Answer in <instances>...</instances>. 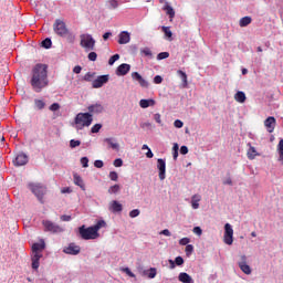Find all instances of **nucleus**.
<instances>
[{"instance_id": "nucleus-2", "label": "nucleus", "mask_w": 283, "mask_h": 283, "mask_svg": "<svg viewBox=\"0 0 283 283\" xmlns=\"http://www.w3.org/2000/svg\"><path fill=\"white\" fill-rule=\"evenodd\" d=\"M43 249H45V244L43 243H34L32 245L31 266L33 271H39V266L41 265L40 260L43 258Z\"/></svg>"}, {"instance_id": "nucleus-55", "label": "nucleus", "mask_w": 283, "mask_h": 283, "mask_svg": "<svg viewBox=\"0 0 283 283\" xmlns=\"http://www.w3.org/2000/svg\"><path fill=\"white\" fill-rule=\"evenodd\" d=\"M114 167H123V159L117 158L113 163Z\"/></svg>"}, {"instance_id": "nucleus-16", "label": "nucleus", "mask_w": 283, "mask_h": 283, "mask_svg": "<svg viewBox=\"0 0 283 283\" xmlns=\"http://www.w3.org/2000/svg\"><path fill=\"white\" fill-rule=\"evenodd\" d=\"M132 70V65L124 63L120 64L116 70L117 76H126V74H129V71Z\"/></svg>"}, {"instance_id": "nucleus-45", "label": "nucleus", "mask_w": 283, "mask_h": 283, "mask_svg": "<svg viewBox=\"0 0 283 283\" xmlns=\"http://www.w3.org/2000/svg\"><path fill=\"white\" fill-rule=\"evenodd\" d=\"M140 216V210L134 209L129 212V218H138Z\"/></svg>"}, {"instance_id": "nucleus-50", "label": "nucleus", "mask_w": 283, "mask_h": 283, "mask_svg": "<svg viewBox=\"0 0 283 283\" xmlns=\"http://www.w3.org/2000/svg\"><path fill=\"white\" fill-rule=\"evenodd\" d=\"M88 164H90V159L87 157H82L81 158L82 167L86 168V167H88Z\"/></svg>"}, {"instance_id": "nucleus-6", "label": "nucleus", "mask_w": 283, "mask_h": 283, "mask_svg": "<svg viewBox=\"0 0 283 283\" xmlns=\"http://www.w3.org/2000/svg\"><path fill=\"white\" fill-rule=\"evenodd\" d=\"M78 233L82 240H96L98 238V232H96L92 227L85 228V226L80 227Z\"/></svg>"}, {"instance_id": "nucleus-36", "label": "nucleus", "mask_w": 283, "mask_h": 283, "mask_svg": "<svg viewBox=\"0 0 283 283\" xmlns=\"http://www.w3.org/2000/svg\"><path fill=\"white\" fill-rule=\"evenodd\" d=\"M163 32L168 39H171V36H174V33L171 32V29H169V27H163Z\"/></svg>"}, {"instance_id": "nucleus-61", "label": "nucleus", "mask_w": 283, "mask_h": 283, "mask_svg": "<svg viewBox=\"0 0 283 283\" xmlns=\"http://www.w3.org/2000/svg\"><path fill=\"white\" fill-rule=\"evenodd\" d=\"M82 70H83V67H81V65H76V66H74L73 72H74V74H81Z\"/></svg>"}, {"instance_id": "nucleus-40", "label": "nucleus", "mask_w": 283, "mask_h": 283, "mask_svg": "<svg viewBox=\"0 0 283 283\" xmlns=\"http://www.w3.org/2000/svg\"><path fill=\"white\" fill-rule=\"evenodd\" d=\"M118 59H120V55L119 54H114L113 56L109 57L108 65H114V62L118 61Z\"/></svg>"}, {"instance_id": "nucleus-49", "label": "nucleus", "mask_w": 283, "mask_h": 283, "mask_svg": "<svg viewBox=\"0 0 283 283\" xmlns=\"http://www.w3.org/2000/svg\"><path fill=\"white\" fill-rule=\"evenodd\" d=\"M175 263L177 264V266H182L185 264V259H182V256H177L175 259Z\"/></svg>"}, {"instance_id": "nucleus-63", "label": "nucleus", "mask_w": 283, "mask_h": 283, "mask_svg": "<svg viewBox=\"0 0 283 283\" xmlns=\"http://www.w3.org/2000/svg\"><path fill=\"white\" fill-rule=\"evenodd\" d=\"M161 235H166L167 238H169L171 235V232L168 229H165L160 232Z\"/></svg>"}, {"instance_id": "nucleus-62", "label": "nucleus", "mask_w": 283, "mask_h": 283, "mask_svg": "<svg viewBox=\"0 0 283 283\" xmlns=\"http://www.w3.org/2000/svg\"><path fill=\"white\" fill-rule=\"evenodd\" d=\"M61 193H72V188L64 187V188H62Z\"/></svg>"}, {"instance_id": "nucleus-35", "label": "nucleus", "mask_w": 283, "mask_h": 283, "mask_svg": "<svg viewBox=\"0 0 283 283\" xmlns=\"http://www.w3.org/2000/svg\"><path fill=\"white\" fill-rule=\"evenodd\" d=\"M118 191H120V186L119 185H114V186H111L109 188H108V193H118Z\"/></svg>"}, {"instance_id": "nucleus-18", "label": "nucleus", "mask_w": 283, "mask_h": 283, "mask_svg": "<svg viewBox=\"0 0 283 283\" xmlns=\"http://www.w3.org/2000/svg\"><path fill=\"white\" fill-rule=\"evenodd\" d=\"M132 41V36L129 35V32L122 31L118 35V43L119 45H127Z\"/></svg>"}, {"instance_id": "nucleus-26", "label": "nucleus", "mask_w": 283, "mask_h": 283, "mask_svg": "<svg viewBox=\"0 0 283 283\" xmlns=\"http://www.w3.org/2000/svg\"><path fill=\"white\" fill-rule=\"evenodd\" d=\"M234 101H237V103H245L247 102V94H244V92H242V91H238L234 94Z\"/></svg>"}, {"instance_id": "nucleus-34", "label": "nucleus", "mask_w": 283, "mask_h": 283, "mask_svg": "<svg viewBox=\"0 0 283 283\" xmlns=\"http://www.w3.org/2000/svg\"><path fill=\"white\" fill-rule=\"evenodd\" d=\"M34 105L38 109H44L45 108V102H43V99H34Z\"/></svg>"}, {"instance_id": "nucleus-29", "label": "nucleus", "mask_w": 283, "mask_h": 283, "mask_svg": "<svg viewBox=\"0 0 283 283\" xmlns=\"http://www.w3.org/2000/svg\"><path fill=\"white\" fill-rule=\"evenodd\" d=\"M104 143H107V145H109L111 149H115L116 151H118V149L120 147L118 145V143H114V139H112V138H105Z\"/></svg>"}, {"instance_id": "nucleus-37", "label": "nucleus", "mask_w": 283, "mask_h": 283, "mask_svg": "<svg viewBox=\"0 0 283 283\" xmlns=\"http://www.w3.org/2000/svg\"><path fill=\"white\" fill-rule=\"evenodd\" d=\"M70 147H71V149H74L76 147H81V140L71 139L70 140Z\"/></svg>"}, {"instance_id": "nucleus-4", "label": "nucleus", "mask_w": 283, "mask_h": 283, "mask_svg": "<svg viewBox=\"0 0 283 283\" xmlns=\"http://www.w3.org/2000/svg\"><path fill=\"white\" fill-rule=\"evenodd\" d=\"M80 45L85 49V52H92L96 48V40L92 34L83 33L80 35Z\"/></svg>"}, {"instance_id": "nucleus-53", "label": "nucleus", "mask_w": 283, "mask_h": 283, "mask_svg": "<svg viewBox=\"0 0 283 283\" xmlns=\"http://www.w3.org/2000/svg\"><path fill=\"white\" fill-rule=\"evenodd\" d=\"M192 233L196 235H202V228L201 227H195L192 230Z\"/></svg>"}, {"instance_id": "nucleus-64", "label": "nucleus", "mask_w": 283, "mask_h": 283, "mask_svg": "<svg viewBox=\"0 0 283 283\" xmlns=\"http://www.w3.org/2000/svg\"><path fill=\"white\" fill-rule=\"evenodd\" d=\"M147 158H154V153L151 151V148H148V151L146 153Z\"/></svg>"}, {"instance_id": "nucleus-25", "label": "nucleus", "mask_w": 283, "mask_h": 283, "mask_svg": "<svg viewBox=\"0 0 283 283\" xmlns=\"http://www.w3.org/2000/svg\"><path fill=\"white\" fill-rule=\"evenodd\" d=\"M111 210L113 211V213H120V211H123V205L114 200L111 203Z\"/></svg>"}, {"instance_id": "nucleus-33", "label": "nucleus", "mask_w": 283, "mask_h": 283, "mask_svg": "<svg viewBox=\"0 0 283 283\" xmlns=\"http://www.w3.org/2000/svg\"><path fill=\"white\" fill-rule=\"evenodd\" d=\"M42 48L50 50V48H52V40L50 38L44 39L42 41Z\"/></svg>"}, {"instance_id": "nucleus-14", "label": "nucleus", "mask_w": 283, "mask_h": 283, "mask_svg": "<svg viewBox=\"0 0 283 283\" xmlns=\"http://www.w3.org/2000/svg\"><path fill=\"white\" fill-rule=\"evenodd\" d=\"M240 270L245 273V275H251V266L247 264V255L241 256V261L239 262Z\"/></svg>"}, {"instance_id": "nucleus-57", "label": "nucleus", "mask_w": 283, "mask_h": 283, "mask_svg": "<svg viewBox=\"0 0 283 283\" xmlns=\"http://www.w3.org/2000/svg\"><path fill=\"white\" fill-rule=\"evenodd\" d=\"M154 120H156V123H158L159 125L163 123L160 113H156V114L154 115Z\"/></svg>"}, {"instance_id": "nucleus-11", "label": "nucleus", "mask_w": 283, "mask_h": 283, "mask_svg": "<svg viewBox=\"0 0 283 283\" xmlns=\"http://www.w3.org/2000/svg\"><path fill=\"white\" fill-rule=\"evenodd\" d=\"M157 168L159 169V180H165L167 174V164L164 159L157 160Z\"/></svg>"}, {"instance_id": "nucleus-56", "label": "nucleus", "mask_w": 283, "mask_h": 283, "mask_svg": "<svg viewBox=\"0 0 283 283\" xmlns=\"http://www.w3.org/2000/svg\"><path fill=\"white\" fill-rule=\"evenodd\" d=\"M154 83H155L156 85H160V83H163V76L156 75V76L154 77Z\"/></svg>"}, {"instance_id": "nucleus-24", "label": "nucleus", "mask_w": 283, "mask_h": 283, "mask_svg": "<svg viewBox=\"0 0 283 283\" xmlns=\"http://www.w3.org/2000/svg\"><path fill=\"white\" fill-rule=\"evenodd\" d=\"M200 200H202V197L200 195H193L191 198V207L192 209H199L200 208Z\"/></svg>"}, {"instance_id": "nucleus-28", "label": "nucleus", "mask_w": 283, "mask_h": 283, "mask_svg": "<svg viewBox=\"0 0 283 283\" xmlns=\"http://www.w3.org/2000/svg\"><path fill=\"white\" fill-rule=\"evenodd\" d=\"M158 274L156 268H150L149 270H145L144 271V275H147V277L149 280H154V277H156V275Z\"/></svg>"}, {"instance_id": "nucleus-38", "label": "nucleus", "mask_w": 283, "mask_h": 283, "mask_svg": "<svg viewBox=\"0 0 283 283\" xmlns=\"http://www.w3.org/2000/svg\"><path fill=\"white\" fill-rule=\"evenodd\" d=\"M102 128H103V125H101V124H95V125L91 128V132H92V134H98V132H101Z\"/></svg>"}, {"instance_id": "nucleus-48", "label": "nucleus", "mask_w": 283, "mask_h": 283, "mask_svg": "<svg viewBox=\"0 0 283 283\" xmlns=\"http://www.w3.org/2000/svg\"><path fill=\"white\" fill-rule=\"evenodd\" d=\"M142 54H144L145 56H148L149 59H151L153 56L151 50L149 48H145L144 50H142Z\"/></svg>"}, {"instance_id": "nucleus-39", "label": "nucleus", "mask_w": 283, "mask_h": 283, "mask_svg": "<svg viewBox=\"0 0 283 283\" xmlns=\"http://www.w3.org/2000/svg\"><path fill=\"white\" fill-rule=\"evenodd\" d=\"M96 75V73H92V72H87L85 75H84V81L86 82H90L94 78V76Z\"/></svg>"}, {"instance_id": "nucleus-15", "label": "nucleus", "mask_w": 283, "mask_h": 283, "mask_svg": "<svg viewBox=\"0 0 283 283\" xmlns=\"http://www.w3.org/2000/svg\"><path fill=\"white\" fill-rule=\"evenodd\" d=\"M133 81H137L139 83L140 87H149V82H147L145 78H143V75L138 72L132 73Z\"/></svg>"}, {"instance_id": "nucleus-30", "label": "nucleus", "mask_w": 283, "mask_h": 283, "mask_svg": "<svg viewBox=\"0 0 283 283\" xmlns=\"http://www.w3.org/2000/svg\"><path fill=\"white\" fill-rule=\"evenodd\" d=\"M164 10H165L166 14H168V17H169L170 19H174V18L176 17V11H174V8H172L171 6L166 4V6L164 7Z\"/></svg>"}, {"instance_id": "nucleus-27", "label": "nucleus", "mask_w": 283, "mask_h": 283, "mask_svg": "<svg viewBox=\"0 0 283 283\" xmlns=\"http://www.w3.org/2000/svg\"><path fill=\"white\" fill-rule=\"evenodd\" d=\"M251 21H253V19H251L249 15H245L240 19L239 25L240 28H247V25H251Z\"/></svg>"}, {"instance_id": "nucleus-46", "label": "nucleus", "mask_w": 283, "mask_h": 283, "mask_svg": "<svg viewBox=\"0 0 283 283\" xmlns=\"http://www.w3.org/2000/svg\"><path fill=\"white\" fill-rule=\"evenodd\" d=\"M122 271L124 273H126L128 275V277H136V274H134V272H132V270H129V268H124V269H122Z\"/></svg>"}, {"instance_id": "nucleus-3", "label": "nucleus", "mask_w": 283, "mask_h": 283, "mask_svg": "<svg viewBox=\"0 0 283 283\" xmlns=\"http://www.w3.org/2000/svg\"><path fill=\"white\" fill-rule=\"evenodd\" d=\"M94 120L91 113H78L75 117L76 129H83L84 127H90Z\"/></svg>"}, {"instance_id": "nucleus-8", "label": "nucleus", "mask_w": 283, "mask_h": 283, "mask_svg": "<svg viewBox=\"0 0 283 283\" xmlns=\"http://www.w3.org/2000/svg\"><path fill=\"white\" fill-rule=\"evenodd\" d=\"M42 224L44 227V231H49L50 233H63V228L50 220H43Z\"/></svg>"}, {"instance_id": "nucleus-21", "label": "nucleus", "mask_w": 283, "mask_h": 283, "mask_svg": "<svg viewBox=\"0 0 283 283\" xmlns=\"http://www.w3.org/2000/svg\"><path fill=\"white\" fill-rule=\"evenodd\" d=\"M178 280L182 283H193V279L191 277V275L187 274L186 272L179 273Z\"/></svg>"}, {"instance_id": "nucleus-51", "label": "nucleus", "mask_w": 283, "mask_h": 283, "mask_svg": "<svg viewBox=\"0 0 283 283\" xmlns=\"http://www.w3.org/2000/svg\"><path fill=\"white\" fill-rule=\"evenodd\" d=\"M191 253H193V245L188 244L186 245V255H191Z\"/></svg>"}, {"instance_id": "nucleus-12", "label": "nucleus", "mask_w": 283, "mask_h": 283, "mask_svg": "<svg viewBox=\"0 0 283 283\" xmlns=\"http://www.w3.org/2000/svg\"><path fill=\"white\" fill-rule=\"evenodd\" d=\"M13 165L15 167H23V165H28V155L20 153L13 160Z\"/></svg>"}, {"instance_id": "nucleus-59", "label": "nucleus", "mask_w": 283, "mask_h": 283, "mask_svg": "<svg viewBox=\"0 0 283 283\" xmlns=\"http://www.w3.org/2000/svg\"><path fill=\"white\" fill-rule=\"evenodd\" d=\"M103 160H95L94 161V167H96L97 169H103Z\"/></svg>"}, {"instance_id": "nucleus-23", "label": "nucleus", "mask_w": 283, "mask_h": 283, "mask_svg": "<svg viewBox=\"0 0 283 283\" xmlns=\"http://www.w3.org/2000/svg\"><path fill=\"white\" fill-rule=\"evenodd\" d=\"M74 185H76L82 191H85V182L83 181V178L78 175H74Z\"/></svg>"}, {"instance_id": "nucleus-58", "label": "nucleus", "mask_w": 283, "mask_h": 283, "mask_svg": "<svg viewBox=\"0 0 283 283\" xmlns=\"http://www.w3.org/2000/svg\"><path fill=\"white\" fill-rule=\"evenodd\" d=\"M109 6L111 8H113V10H116V8H118V1L116 0H109Z\"/></svg>"}, {"instance_id": "nucleus-22", "label": "nucleus", "mask_w": 283, "mask_h": 283, "mask_svg": "<svg viewBox=\"0 0 283 283\" xmlns=\"http://www.w3.org/2000/svg\"><path fill=\"white\" fill-rule=\"evenodd\" d=\"M156 105V101L154 99H140L139 101V106L142 109H147V107H154Z\"/></svg>"}, {"instance_id": "nucleus-1", "label": "nucleus", "mask_w": 283, "mask_h": 283, "mask_svg": "<svg viewBox=\"0 0 283 283\" xmlns=\"http://www.w3.org/2000/svg\"><path fill=\"white\" fill-rule=\"evenodd\" d=\"M31 74V86L35 92L39 93L43 87H48L50 83L48 80V64H35Z\"/></svg>"}, {"instance_id": "nucleus-60", "label": "nucleus", "mask_w": 283, "mask_h": 283, "mask_svg": "<svg viewBox=\"0 0 283 283\" xmlns=\"http://www.w3.org/2000/svg\"><path fill=\"white\" fill-rule=\"evenodd\" d=\"M180 154H182V156H186V154H189V148L187 146H181Z\"/></svg>"}, {"instance_id": "nucleus-20", "label": "nucleus", "mask_w": 283, "mask_h": 283, "mask_svg": "<svg viewBox=\"0 0 283 283\" xmlns=\"http://www.w3.org/2000/svg\"><path fill=\"white\" fill-rule=\"evenodd\" d=\"M248 145L250 148L247 151V157L249 158V160H255V156H260V154L258 153L255 147L251 146V144Z\"/></svg>"}, {"instance_id": "nucleus-32", "label": "nucleus", "mask_w": 283, "mask_h": 283, "mask_svg": "<svg viewBox=\"0 0 283 283\" xmlns=\"http://www.w3.org/2000/svg\"><path fill=\"white\" fill-rule=\"evenodd\" d=\"M177 74L180 76L182 83H184V87H187V85L189 84L187 81V73H185L184 71H178Z\"/></svg>"}, {"instance_id": "nucleus-41", "label": "nucleus", "mask_w": 283, "mask_h": 283, "mask_svg": "<svg viewBox=\"0 0 283 283\" xmlns=\"http://www.w3.org/2000/svg\"><path fill=\"white\" fill-rule=\"evenodd\" d=\"M158 61H163L165 59H169V52H161L157 55Z\"/></svg>"}, {"instance_id": "nucleus-5", "label": "nucleus", "mask_w": 283, "mask_h": 283, "mask_svg": "<svg viewBox=\"0 0 283 283\" xmlns=\"http://www.w3.org/2000/svg\"><path fill=\"white\" fill-rule=\"evenodd\" d=\"M53 31L57 36L65 38L70 34V29H67V24H65V21L61 19H56L53 23Z\"/></svg>"}, {"instance_id": "nucleus-44", "label": "nucleus", "mask_w": 283, "mask_h": 283, "mask_svg": "<svg viewBox=\"0 0 283 283\" xmlns=\"http://www.w3.org/2000/svg\"><path fill=\"white\" fill-rule=\"evenodd\" d=\"M108 178H111V180H113L114 182H116L118 180V172L116 171H111L108 175Z\"/></svg>"}, {"instance_id": "nucleus-10", "label": "nucleus", "mask_w": 283, "mask_h": 283, "mask_svg": "<svg viewBox=\"0 0 283 283\" xmlns=\"http://www.w3.org/2000/svg\"><path fill=\"white\" fill-rule=\"evenodd\" d=\"M108 81H109V75H101L93 81L92 87H94V90H98L99 87H103V85H105V83H107Z\"/></svg>"}, {"instance_id": "nucleus-19", "label": "nucleus", "mask_w": 283, "mask_h": 283, "mask_svg": "<svg viewBox=\"0 0 283 283\" xmlns=\"http://www.w3.org/2000/svg\"><path fill=\"white\" fill-rule=\"evenodd\" d=\"M90 114H103V111L105 109L103 105L101 104H93L87 107Z\"/></svg>"}, {"instance_id": "nucleus-13", "label": "nucleus", "mask_w": 283, "mask_h": 283, "mask_svg": "<svg viewBox=\"0 0 283 283\" xmlns=\"http://www.w3.org/2000/svg\"><path fill=\"white\" fill-rule=\"evenodd\" d=\"M275 125H276V120L275 117L270 116L264 120V126L266 127V130L269 132V134H273V132L275 130Z\"/></svg>"}, {"instance_id": "nucleus-43", "label": "nucleus", "mask_w": 283, "mask_h": 283, "mask_svg": "<svg viewBox=\"0 0 283 283\" xmlns=\"http://www.w3.org/2000/svg\"><path fill=\"white\" fill-rule=\"evenodd\" d=\"M49 109H50L51 112H59V111L61 109V105H60L59 103H53V104L49 107Z\"/></svg>"}, {"instance_id": "nucleus-9", "label": "nucleus", "mask_w": 283, "mask_h": 283, "mask_svg": "<svg viewBox=\"0 0 283 283\" xmlns=\"http://www.w3.org/2000/svg\"><path fill=\"white\" fill-rule=\"evenodd\" d=\"M223 242L229 247L233 244V228L231 227V223L224 224Z\"/></svg>"}, {"instance_id": "nucleus-17", "label": "nucleus", "mask_w": 283, "mask_h": 283, "mask_svg": "<svg viewBox=\"0 0 283 283\" xmlns=\"http://www.w3.org/2000/svg\"><path fill=\"white\" fill-rule=\"evenodd\" d=\"M64 253H67L69 255H78L81 253V247L71 243L64 249Z\"/></svg>"}, {"instance_id": "nucleus-7", "label": "nucleus", "mask_w": 283, "mask_h": 283, "mask_svg": "<svg viewBox=\"0 0 283 283\" xmlns=\"http://www.w3.org/2000/svg\"><path fill=\"white\" fill-rule=\"evenodd\" d=\"M29 189L36 196L40 202H43V196H45L48 188L41 184H29Z\"/></svg>"}, {"instance_id": "nucleus-31", "label": "nucleus", "mask_w": 283, "mask_h": 283, "mask_svg": "<svg viewBox=\"0 0 283 283\" xmlns=\"http://www.w3.org/2000/svg\"><path fill=\"white\" fill-rule=\"evenodd\" d=\"M105 227H107V223L105 222V220H99L95 226H93V229L95 230V233H98V231H101V229Z\"/></svg>"}, {"instance_id": "nucleus-52", "label": "nucleus", "mask_w": 283, "mask_h": 283, "mask_svg": "<svg viewBox=\"0 0 283 283\" xmlns=\"http://www.w3.org/2000/svg\"><path fill=\"white\" fill-rule=\"evenodd\" d=\"M174 125H175V127H177V129H181V127L185 125V123H182V120H180V119H176L174 122Z\"/></svg>"}, {"instance_id": "nucleus-47", "label": "nucleus", "mask_w": 283, "mask_h": 283, "mask_svg": "<svg viewBox=\"0 0 283 283\" xmlns=\"http://www.w3.org/2000/svg\"><path fill=\"white\" fill-rule=\"evenodd\" d=\"M87 59H88V61H96V59H98V54H96V52H91V53H88V55H87Z\"/></svg>"}, {"instance_id": "nucleus-42", "label": "nucleus", "mask_w": 283, "mask_h": 283, "mask_svg": "<svg viewBox=\"0 0 283 283\" xmlns=\"http://www.w3.org/2000/svg\"><path fill=\"white\" fill-rule=\"evenodd\" d=\"M189 242H191V239H189V238H182V239L179 240V244H180L181 247H187V245H189Z\"/></svg>"}, {"instance_id": "nucleus-54", "label": "nucleus", "mask_w": 283, "mask_h": 283, "mask_svg": "<svg viewBox=\"0 0 283 283\" xmlns=\"http://www.w3.org/2000/svg\"><path fill=\"white\" fill-rule=\"evenodd\" d=\"M60 220H62V222H70V220H72V216L63 214L60 217Z\"/></svg>"}]
</instances>
